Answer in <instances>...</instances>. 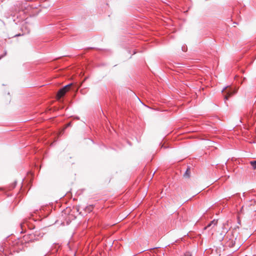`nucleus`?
I'll use <instances>...</instances> for the list:
<instances>
[{
  "mask_svg": "<svg viewBox=\"0 0 256 256\" xmlns=\"http://www.w3.org/2000/svg\"><path fill=\"white\" fill-rule=\"evenodd\" d=\"M250 163L254 169H256V160L250 161Z\"/></svg>",
  "mask_w": 256,
  "mask_h": 256,
  "instance_id": "423d86ee",
  "label": "nucleus"
},
{
  "mask_svg": "<svg viewBox=\"0 0 256 256\" xmlns=\"http://www.w3.org/2000/svg\"><path fill=\"white\" fill-rule=\"evenodd\" d=\"M6 52H5L4 55H2L0 56V58H2L4 56H6Z\"/></svg>",
  "mask_w": 256,
  "mask_h": 256,
  "instance_id": "0eeeda50",
  "label": "nucleus"
},
{
  "mask_svg": "<svg viewBox=\"0 0 256 256\" xmlns=\"http://www.w3.org/2000/svg\"><path fill=\"white\" fill-rule=\"evenodd\" d=\"M226 88V87L224 88L222 90V92L224 94V98L225 101L228 100L230 97L232 96L236 92V90H232L231 88L227 90Z\"/></svg>",
  "mask_w": 256,
  "mask_h": 256,
  "instance_id": "7ed1b4c3",
  "label": "nucleus"
},
{
  "mask_svg": "<svg viewBox=\"0 0 256 256\" xmlns=\"http://www.w3.org/2000/svg\"><path fill=\"white\" fill-rule=\"evenodd\" d=\"M218 224V220H213L211 221L204 228V229H207L210 228H213L214 226H216Z\"/></svg>",
  "mask_w": 256,
  "mask_h": 256,
  "instance_id": "20e7f679",
  "label": "nucleus"
},
{
  "mask_svg": "<svg viewBox=\"0 0 256 256\" xmlns=\"http://www.w3.org/2000/svg\"><path fill=\"white\" fill-rule=\"evenodd\" d=\"M190 168H188L184 174V177L188 178L190 176Z\"/></svg>",
  "mask_w": 256,
  "mask_h": 256,
  "instance_id": "39448f33",
  "label": "nucleus"
},
{
  "mask_svg": "<svg viewBox=\"0 0 256 256\" xmlns=\"http://www.w3.org/2000/svg\"><path fill=\"white\" fill-rule=\"evenodd\" d=\"M236 234H237L236 232H234Z\"/></svg>",
  "mask_w": 256,
  "mask_h": 256,
  "instance_id": "1a4fd4ad",
  "label": "nucleus"
},
{
  "mask_svg": "<svg viewBox=\"0 0 256 256\" xmlns=\"http://www.w3.org/2000/svg\"><path fill=\"white\" fill-rule=\"evenodd\" d=\"M72 86V84H70L65 86L62 88H60L58 92L57 96L58 98H60L62 97L68 91L70 88Z\"/></svg>",
  "mask_w": 256,
  "mask_h": 256,
  "instance_id": "f03ea898",
  "label": "nucleus"
},
{
  "mask_svg": "<svg viewBox=\"0 0 256 256\" xmlns=\"http://www.w3.org/2000/svg\"><path fill=\"white\" fill-rule=\"evenodd\" d=\"M182 50H183V51H185V50H184L183 47H182Z\"/></svg>",
  "mask_w": 256,
  "mask_h": 256,
  "instance_id": "6e6552de",
  "label": "nucleus"
},
{
  "mask_svg": "<svg viewBox=\"0 0 256 256\" xmlns=\"http://www.w3.org/2000/svg\"><path fill=\"white\" fill-rule=\"evenodd\" d=\"M234 230L232 232H229L228 233L226 238L228 239L226 242V246L230 247V248H233L234 246V238L236 239V238H234Z\"/></svg>",
  "mask_w": 256,
  "mask_h": 256,
  "instance_id": "f257e3e1",
  "label": "nucleus"
}]
</instances>
